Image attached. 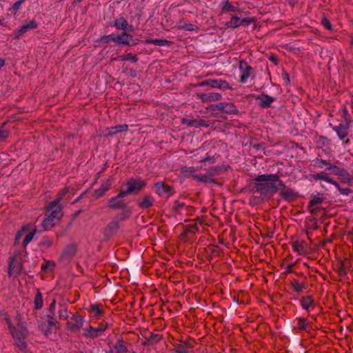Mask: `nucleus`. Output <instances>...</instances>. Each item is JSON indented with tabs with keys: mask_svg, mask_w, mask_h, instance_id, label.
I'll return each instance as SVG.
<instances>
[{
	"mask_svg": "<svg viewBox=\"0 0 353 353\" xmlns=\"http://www.w3.org/2000/svg\"><path fill=\"white\" fill-rule=\"evenodd\" d=\"M145 185V183L140 179H131L127 183L126 190H123V192H126V195L129 193L141 190Z\"/></svg>",
	"mask_w": 353,
	"mask_h": 353,
	"instance_id": "nucleus-4",
	"label": "nucleus"
},
{
	"mask_svg": "<svg viewBox=\"0 0 353 353\" xmlns=\"http://www.w3.org/2000/svg\"><path fill=\"white\" fill-rule=\"evenodd\" d=\"M122 61H131L132 62H136L137 61V58L136 56L132 55V54H128L124 57L121 59Z\"/></svg>",
	"mask_w": 353,
	"mask_h": 353,
	"instance_id": "nucleus-36",
	"label": "nucleus"
},
{
	"mask_svg": "<svg viewBox=\"0 0 353 353\" xmlns=\"http://www.w3.org/2000/svg\"><path fill=\"white\" fill-rule=\"evenodd\" d=\"M97 330L99 334H100L102 332H103L105 330V327L104 325H100Z\"/></svg>",
	"mask_w": 353,
	"mask_h": 353,
	"instance_id": "nucleus-45",
	"label": "nucleus"
},
{
	"mask_svg": "<svg viewBox=\"0 0 353 353\" xmlns=\"http://www.w3.org/2000/svg\"><path fill=\"white\" fill-rule=\"evenodd\" d=\"M35 234V231L32 230L26 234L25 239L23 240V244L26 246L29 243L31 242Z\"/></svg>",
	"mask_w": 353,
	"mask_h": 353,
	"instance_id": "nucleus-21",
	"label": "nucleus"
},
{
	"mask_svg": "<svg viewBox=\"0 0 353 353\" xmlns=\"http://www.w3.org/2000/svg\"><path fill=\"white\" fill-rule=\"evenodd\" d=\"M328 169L332 170L335 174H339V172H338V169L336 166H331Z\"/></svg>",
	"mask_w": 353,
	"mask_h": 353,
	"instance_id": "nucleus-44",
	"label": "nucleus"
},
{
	"mask_svg": "<svg viewBox=\"0 0 353 353\" xmlns=\"http://www.w3.org/2000/svg\"><path fill=\"white\" fill-rule=\"evenodd\" d=\"M128 128V125H119L113 126V127H111V128H109L107 129L106 134L108 135H112V134H114L117 132H124V131L127 130Z\"/></svg>",
	"mask_w": 353,
	"mask_h": 353,
	"instance_id": "nucleus-16",
	"label": "nucleus"
},
{
	"mask_svg": "<svg viewBox=\"0 0 353 353\" xmlns=\"http://www.w3.org/2000/svg\"><path fill=\"white\" fill-rule=\"evenodd\" d=\"M5 61L3 59H0V69L4 65Z\"/></svg>",
	"mask_w": 353,
	"mask_h": 353,
	"instance_id": "nucleus-49",
	"label": "nucleus"
},
{
	"mask_svg": "<svg viewBox=\"0 0 353 353\" xmlns=\"http://www.w3.org/2000/svg\"><path fill=\"white\" fill-rule=\"evenodd\" d=\"M149 43H153L157 46H164L168 41L163 39H150L147 41Z\"/></svg>",
	"mask_w": 353,
	"mask_h": 353,
	"instance_id": "nucleus-31",
	"label": "nucleus"
},
{
	"mask_svg": "<svg viewBox=\"0 0 353 353\" xmlns=\"http://www.w3.org/2000/svg\"><path fill=\"white\" fill-rule=\"evenodd\" d=\"M223 8L225 11H231V12H235L238 10L237 6L232 5L228 1H226L224 3Z\"/></svg>",
	"mask_w": 353,
	"mask_h": 353,
	"instance_id": "nucleus-23",
	"label": "nucleus"
},
{
	"mask_svg": "<svg viewBox=\"0 0 353 353\" xmlns=\"http://www.w3.org/2000/svg\"><path fill=\"white\" fill-rule=\"evenodd\" d=\"M181 28L185 29L188 31H193L196 29V26H194L193 24L188 23L185 24L181 26Z\"/></svg>",
	"mask_w": 353,
	"mask_h": 353,
	"instance_id": "nucleus-39",
	"label": "nucleus"
},
{
	"mask_svg": "<svg viewBox=\"0 0 353 353\" xmlns=\"http://www.w3.org/2000/svg\"><path fill=\"white\" fill-rule=\"evenodd\" d=\"M8 131L2 126L0 128V141H4L8 137Z\"/></svg>",
	"mask_w": 353,
	"mask_h": 353,
	"instance_id": "nucleus-32",
	"label": "nucleus"
},
{
	"mask_svg": "<svg viewBox=\"0 0 353 353\" xmlns=\"http://www.w3.org/2000/svg\"><path fill=\"white\" fill-rule=\"evenodd\" d=\"M293 250L299 254H304L307 252V244L303 241H296L292 243Z\"/></svg>",
	"mask_w": 353,
	"mask_h": 353,
	"instance_id": "nucleus-11",
	"label": "nucleus"
},
{
	"mask_svg": "<svg viewBox=\"0 0 353 353\" xmlns=\"http://www.w3.org/2000/svg\"><path fill=\"white\" fill-rule=\"evenodd\" d=\"M111 181L110 180H107L105 182L101 184L99 188L96 190L95 195L97 197L102 196L105 192L110 188Z\"/></svg>",
	"mask_w": 353,
	"mask_h": 353,
	"instance_id": "nucleus-15",
	"label": "nucleus"
},
{
	"mask_svg": "<svg viewBox=\"0 0 353 353\" xmlns=\"http://www.w3.org/2000/svg\"><path fill=\"white\" fill-rule=\"evenodd\" d=\"M114 38H117V35L112 34L108 36L103 37L101 38V41L103 43H108L110 41H114Z\"/></svg>",
	"mask_w": 353,
	"mask_h": 353,
	"instance_id": "nucleus-35",
	"label": "nucleus"
},
{
	"mask_svg": "<svg viewBox=\"0 0 353 353\" xmlns=\"http://www.w3.org/2000/svg\"><path fill=\"white\" fill-rule=\"evenodd\" d=\"M322 24H323V26L325 28H327V29H328V30H330V29H331V25H330V21H329L327 19H322Z\"/></svg>",
	"mask_w": 353,
	"mask_h": 353,
	"instance_id": "nucleus-42",
	"label": "nucleus"
},
{
	"mask_svg": "<svg viewBox=\"0 0 353 353\" xmlns=\"http://www.w3.org/2000/svg\"><path fill=\"white\" fill-rule=\"evenodd\" d=\"M161 337L159 335H154L151 337L152 342H157L160 340Z\"/></svg>",
	"mask_w": 353,
	"mask_h": 353,
	"instance_id": "nucleus-43",
	"label": "nucleus"
},
{
	"mask_svg": "<svg viewBox=\"0 0 353 353\" xmlns=\"http://www.w3.org/2000/svg\"><path fill=\"white\" fill-rule=\"evenodd\" d=\"M207 97L208 100L214 101L221 99V95L219 93H210Z\"/></svg>",
	"mask_w": 353,
	"mask_h": 353,
	"instance_id": "nucleus-30",
	"label": "nucleus"
},
{
	"mask_svg": "<svg viewBox=\"0 0 353 353\" xmlns=\"http://www.w3.org/2000/svg\"><path fill=\"white\" fill-rule=\"evenodd\" d=\"M341 192L343 194H347L348 192H349V190L348 189H344V190H341Z\"/></svg>",
	"mask_w": 353,
	"mask_h": 353,
	"instance_id": "nucleus-48",
	"label": "nucleus"
},
{
	"mask_svg": "<svg viewBox=\"0 0 353 353\" xmlns=\"http://www.w3.org/2000/svg\"><path fill=\"white\" fill-rule=\"evenodd\" d=\"M114 26L122 30H132V26H129L127 21L123 17L117 19L114 21Z\"/></svg>",
	"mask_w": 353,
	"mask_h": 353,
	"instance_id": "nucleus-10",
	"label": "nucleus"
},
{
	"mask_svg": "<svg viewBox=\"0 0 353 353\" xmlns=\"http://www.w3.org/2000/svg\"><path fill=\"white\" fill-rule=\"evenodd\" d=\"M340 139H344L347 135V128L343 124H340L334 128Z\"/></svg>",
	"mask_w": 353,
	"mask_h": 353,
	"instance_id": "nucleus-17",
	"label": "nucleus"
},
{
	"mask_svg": "<svg viewBox=\"0 0 353 353\" xmlns=\"http://www.w3.org/2000/svg\"><path fill=\"white\" fill-rule=\"evenodd\" d=\"M68 192L67 189H64L59 196H57L48 207L46 212V217L42 222V228L45 230H50L56 223H58L62 216V211L59 202L62 199L63 196Z\"/></svg>",
	"mask_w": 353,
	"mask_h": 353,
	"instance_id": "nucleus-1",
	"label": "nucleus"
},
{
	"mask_svg": "<svg viewBox=\"0 0 353 353\" xmlns=\"http://www.w3.org/2000/svg\"><path fill=\"white\" fill-rule=\"evenodd\" d=\"M86 334L92 337H96L99 335L98 333V330L94 329L91 326L89 327Z\"/></svg>",
	"mask_w": 353,
	"mask_h": 353,
	"instance_id": "nucleus-34",
	"label": "nucleus"
},
{
	"mask_svg": "<svg viewBox=\"0 0 353 353\" xmlns=\"http://www.w3.org/2000/svg\"><path fill=\"white\" fill-rule=\"evenodd\" d=\"M60 317L61 318H65L66 316L64 315V314L63 312H61L60 313Z\"/></svg>",
	"mask_w": 353,
	"mask_h": 353,
	"instance_id": "nucleus-50",
	"label": "nucleus"
},
{
	"mask_svg": "<svg viewBox=\"0 0 353 353\" xmlns=\"http://www.w3.org/2000/svg\"><path fill=\"white\" fill-rule=\"evenodd\" d=\"M6 322L8 325L9 329L10 332H12V334L14 338H15L17 341H16L17 345L21 349H24L26 347L25 343L23 342V339H25V337L27 336V331L21 325H19L18 329L19 332L15 330L13 326L12 325L10 319H6Z\"/></svg>",
	"mask_w": 353,
	"mask_h": 353,
	"instance_id": "nucleus-3",
	"label": "nucleus"
},
{
	"mask_svg": "<svg viewBox=\"0 0 353 353\" xmlns=\"http://www.w3.org/2000/svg\"><path fill=\"white\" fill-rule=\"evenodd\" d=\"M259 105L262 107H269L274 101V99L268 95H261L257 98Z\"/></svg>",
	"mask_w": 353,
	"mask_h": 353,
	"instance_id": "nucleus-14",
	"label": "nucleus"
},
{
	"mask_svg": "<svg viewBox=\"0 0 353 353\" xmlns=\"http://www.w3.org/2000/svg\"><path fill=\"white\" fill-rule=\"evenodd\" d=\"M54 306H55V301H53L50 305V311H52V313H54Z\"/></svg>",
	"mask_w": 353,
	"mask_h": 353,
	"instance_id": "nucleus-46",
	"label": "nucleus"
},
{
	"mask_svg": "<svg viewBox=\"0 0 353 353\" xmlns=\"http://www.w3.org/2000/svg\"><path fill=\"white\" fill-rule=\"evenodd\" d=\"M241 24V20L237 17H232L230 21L229 22V25L231 27H237Z\"/></svg>",
	"mask_w": 353,
	"mask_h": 353,
	"instance_id": "nucleus-28",
	"label": "nucleus"
},
{
	"mask_svg": "<svg viewBox=\"0 0 353 353\" xmlns=\"http://www.w3.org/2000/svg\"><path fill=\"white\" fill-rule=\"evenodd\" d=\"M74 320L76 321V323H77V327L78 328L82 327L83 325V320L81 317L80 316H77L74 318Z\"/></svg>",
	"mask_w": 353,
	"mask_h": 353,
	"instance_id": "nucleus-41",
	"label": "nucleus"
},
{
	"mask_svg": "<svg viewBox=\"0 0 353 353\" xmlns=\"http://www.w3.org/2000/svg\"><path fill=\"white\" fill-rule=\"evenodd\" d=\"M126 196V192H123V190L114 198L112 199L110 201V205L112 208H117L122 205L121 199Z\"/></svg>",
	"mask_w": 353,
	"mask_h": 353,
	"instance_id": "nucleus-12",
	"label": "nucleus"
},
{
	"mask_svg": "<svg viewBox=\"0 0 353 353\" xmlns=\"http://www.w3.org/2000/svg\"><path fill=\"white\" fill-rule=\"evenodd\" d=\"M54 327L55 322L52 317H51L48 321L42 323L39 325L40 330L46 336H48L49 334H50L52 332Z\"/></svg>",
	"mask_w": 353,
	"mask_h": 353,
	"instance_id": "nucleus-6",
	"label": "nucleus"
},
{
	"mask_svg": "<svg viewBox=\"0 0 353 353\" xmlns=\"http://www.w3.org/2000/svg\"><path fill=\"white\" fill-rule=\"evenodd\" d=\"M194 177L195 179H198V180H202V179H201V178L198 177L197 176H194Z\"/></svg>",
	"mask_w": 353,
	"mask_h": 353,
	"instance_id": "nucleus-52",
	"label": "nucleus"
},
{
	"mask_svg": "<svg viewBox=\"0 0 353 353\" xmlns=\"http://www.w3.org/2000/svg\"><path fill=\"white\" fill-rule=\"evenodd\" d=\"M178 352L179 353H184V352L183 351V349L179 350Z\"/></svg>",
	"mask_w": 353,
	"mask_h": 353,
	"instance_id": "nucleus-53",
	"label": "nucleus"
},
{
	"mask_svg": "<svg viewBox=\"0 0 353 353\" xmlns=\"http://www.w3.org/2000/svg\"><path fill=\"white\" fill-rule=\"evenodd\" d=\"M314 177H315V179H319V180H322V181H325L326 182L332 183V184L335 185L336 187H337L339 189L338 183H336V182L333 181L332 180V179H330V177H327V176H326L325 175H323V174H318L315 175Z\"/></svg>",
	"mask_w": 353,
	"mask_h": 353,
	"instance_id": "nucleus-20",
	"label": "nucleus"
},
{
	"mask_svg": "<svg viewBox=\"0 0 353 353\" xmlns=\"http://www.w3.org/2000/svg\"><path fill=\"white\" fill-rule=\"evenodd\" d=\"M312 304V300L310 297L304 298L301 300L302 307L307 310Z\"/></svg>",
	"mask_w": 353,
	"mask_h": 353,
	"instance_id": "nucleus-26",
	"label": "nucleus"
},
{
	"mask_svg": "<svg viewBox=\"0 0 353 353\" xmlns=\"http://www.w3.org/2000/svg\"><path fill=\"white\" fill-rule=\"evenodd\" d=\"M30 227L28 225L24 226L19 230L16 235V241L18 242L23 235H24L28 230Z\"/></svg>",
	"mask_w": 353,
	"mask_h": 353,
	"instance_id": "nucleus-24",
	"label": "nucleus"
},
{
	"mask_svg": "<svg viewBox=\"0 0 353 353\" xmlns=\"http://www.w3.org/2000/svg\"><path fill=\"white\" fill-rule=\"evenodd\" d=\"M327 165L326 161H320L319 166H320L321 168H323L324 165Z\"/></svg>",
	"mask_w": 353,
	"mask_h": 353,
	"instance_id": "nucleus-47",
	"label": "nucleus"
},
{
	"mask_svg": "<svg viewBox=\"0 0 353 353\" xmlns=\"http://www.w3.org/2000/svg\"><path fill=\"white\" fill-rule=\"evenodd\" d=\"M23 1V0H20V1H17L16 3H14L12 5V9L14 11V14H16L17 12V11L19 10Z\"/></svg>",
	"mask_w": 353,
	"mask_h": 353,
	"instance_id": "nucleus-37",
	"label": "nucleus"
},
{
	"mask_svg": "<svg viewBox=\"0 0 353 353\" xmlns=\"http://www.w3.org/2000/svg\"><path fill=\"white\" fill-rule=\"evenodd\" d=\"M307 325V322L304 319H300L298 320V326L299 329H305Z\"/></svg>",
	"mask_w": 353,
	"mask_h": 353,
	"instance_id": "nucleus-38",
	"label": "nucleus"
},
{
	"mask_svg": "<svg viewBox=\"0 0 353 353\" xmlns=\"http://www.w3.org/2000/svg\"><path fill=\"white\" fill-rule=\"evenodd\" d=\"M154 199L151 196H145L139 203V206L142 208H148L152 205Z\"/></svg>",
	"mask_w": 353,
	"mask_h": 353,
	"instance_id": "nucleus-19",
	"label": "nucleus"
},
{
	"mask_svg": "<svg viewBox=\"0 0 353 353\" xmlns=\"http://www.w3.org/2000/svg\"><path fill=\"white\" fill-rule=\"evenodd\" d=\"M156 192L161 196H169L172 194L170 188L165 185L163 182H157L155 183Z\"/></svg>",
	"mask_w": 353,
	"mask_h": 353,
	"instance_id": "nucleus-9",
	"label": "nucleus"
},
{
	"mask_svg": "<svg viewBox=\"0 0 353 353\" xmlns=\"http://www.w3.org/2000/svg\"><path fill=\"white\" fill-rule=\"evenodd\" d=\"M220 108L223 109L226 112H234L236 111L235 107L232 103H227L225 105L222 104Z\"/></svg>",
	"mask_w": 353,
	"mask_h": 353,
	"instance_id": "nucleus-22",
	"label": "nucleus"
},
{
	"mask_svg": "<svg viewBox=\"0 0 353 353\" xmlns=\"http://www.w3.org/2000/svg\"><path fill=\"white\" fill-rule=\"evenodd\" d=\"M212 86L213 87H218V88H229V85L226 82H222L221 83H218L217 82H214L212 84Z\"/></svg>",
	"mask_w": 353,
	"mask_h": 353,
	"instance_id": "nucleus-40",
	"label": "nucleus"
},
{
	"mask_svg": "<svg viewBox=\"0 0 353 353\" xmlns=\"http://www.w3.org/2000/svg\"><path fill=\"white\" fill-rule=\"evenodd\" d=\"M189 170L190 173H192L194 171L192 168H189Z\"/></svg>",
	"mask_w": 353,
	"mask_h": 353,
	"instance_id": "nucleus-51",
	"label": "nucleus"
},
{
	"mask_svg": "<svg viewBox=\"0 0 353 353\" xmlns=\"http://www.w3.org/2000/svg\"><path fill=\"white\" fill-rule=\"evenodd\" d=\"M91 312L94 316L98 317L101 315V310L99 309L98 305H93L91 306Z\"/></svg>",
	"mask_w": 353,
	"mask_h": 353,
	"instance_id": "nucleus-29",
	"label": "nucleus"
},
{
	"mask_svg": "<svg viewBox=\"0 0 353 353\" xmlns=\"http://www.w3.org/2000/svg\"><path fill=\"white\" fill-rule=\"evenodd\" d=\"M38 26L37 23L34 20L30 21L28 23H24L20 28L16 32L15 37L17 38L21 37L26 32L36 29Z\"/></svg>",
	"mask_w": 353,
	"mask_h": 353,
	"instance_id": "nucleus-5",
	"label": "nucleus"
},
{
	"mask_svg": "<svg viewBox=\"0 0 353 353\" xmlns=\"http://www.w3.org/2000/svg\"><path fill=\"white\" fill-rule=\"evenodd\" d=\"M126 347L121 341H118L110 350V353H126Z\"/></svg>",
	"mask_w": 353,
	"mask_h": 353,
	"instance_id": "nucleus-18",
	"label": "nucleus"
},
{
	"mask_svg": "<svg viewBox=\"0 0 353 353\" xmlns=\"http://www.w3.org/2000/svg\"><path fill=\"white\" fill-rule=\"evenodd\" d=\"M256 188L259 191L273 192L282 186L281 181L274 174L261 175L256 178Z\"/></svg>",
	"mask_w": 353,
	"mask_h": 353,
	"instance_id": "nucleus-2",
	"label": "nucleus"
},
{
	"mask_svg": "<svg viewBox=\"0 0 353 353\" xmlns=\"http://www.w3.org/2000/svg\"><path fill=\"white\" fill-rule=\"evenodd\" d=\"M54 267V263L52 261H48L45 264L41 265V269L43 270H52Z\"/></svg>",
	"mask_w": 353,
	"mask_h": 353,
	"instance_id": "nucleus-33",
	"label": "nucleus"
},
{
	"mask_svg": "<svg viewBox=\"0 0 353 353\" xmlns=\"http://www.w3.org/2000/svg\"><path fill=\"white\" fill-rule=\"evenodd\" d=\"M35 308L40 309L42 307V298L40 294H37L34 300Z\"/></svg>",
	"mask_w": 353,
	"mask_h": 353,
	"instance_id": "nucleus-27",
	"label": "nucleus"
},
{
	"mask_svg": "<svg viewBox=\"0 0 353 353\" xmlns=\"http://www.w3.org/2000/svg\"><path fill=\"white\" fill-rule=\"evenodd\" d=\"M21 270V263L19 261L12 259L9 266V274L12 276H17Z\"/></svg>",
	"mask_w": 353,
	"mask_h": 353,
	"instance_id": "nucleus-8",
	"label": "nucleus"
},
{
	"mask_svg": "<svg viewBox=\"0 0 353 353\" xmlns=\"http://www.w3.org/2000/svg\"><path fill=\"white\" fill-rule=\"evenodd\" d=\"M132 39V37L127 33H122L120 35H117V38H114V42L117 44L128 45Z\"/></svg>",
	"mask_w": 353,
	"mask_h": 353,
	"instance_id": "nucleus-13",
	"label": "nucleus"
},
{
	"mask_svg": "<svg viewBox=\"0 0 353 353\" xmlns=\"http://www.w3.org/2000/svg\"><path fill=\"white\" fill-rule=\"evenodd\" d=\"M320 203H321V199L319 197H318V196L313 197L310 202L309 208H310V211L313 212L314 210V209L313 208V206L316 205Z\"/></svg>",
	"mask_w": 353,
	"mask_h": 353,
	"instance_id": "nucleus-25",
	"label": "nucleus"
},
{
	"mask_svg": "<svg viewBox=\"0 0 353 353\" xmlns=\"http://www.w3.org/2000/svg\"><path fill=\"white\" fill-rule=\"evenodd\" d=\"M239 69L242 73L240 78L241 81L242 83H245L250 76L252 68L247 64L246 62L241 61L239 63Z\"/></svg>",
	"mask_w": 353,
	"mask_h": 353,
	"instance_id": "nucleus-7",
	"label": "nucleus"
}]
</instances>
